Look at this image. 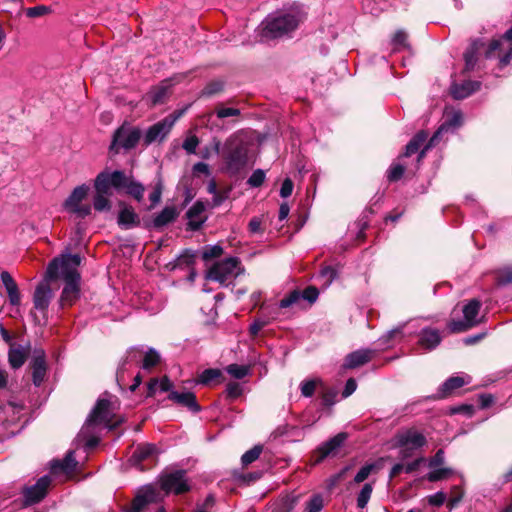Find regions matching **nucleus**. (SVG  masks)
Listing matches in <instances>:
<instances>
[{"label": "nucleus", "instance_id": "1", "mask_svg": "<svg viewBox=\"0 0 512 512\" xmlns=\"http://www.w3.org/2000/svg\"><path fill=\"white\" fill-rule=\"evenodd\" d=\"M117 408V399L108 393H104L98 399L78 433L77 441L83 443L88 449L95 447L99 441L100 426L103 425L108 429H113L123 421L121 418H115L114 412Z\"/></svg>", "mask_w": 512, "mask_h": 512}, {"label": "nucleus", "instance_id": "2", "mask_svg": "<svg viewBox=\"0 0 512 512\" xmlns=\"http://www.w3.org/2000/svg\"><path fill=\"white\" fill-rule=\"evenodd\" d=\"M81 263V257L77 254H65L54 258L47 267V280H55L62 277L65 280L60 303L61 306H71L79 298L80 274L77 271Z\"/></svg>", "mask_w": 512, "mask_h": 512}, {"label": "nucleus", "instance_id": "3", "mask_svg": "<svg viewBox=\"0 0 512 512\" xmlns=\"http://www.w3.org/2000/svg\"><path fill=\"white\" fill-rule=\"evenodd\" d=\"M302 19L295 11L274 12L261 23V36L264 39H275L294 31Z\"/></svg>", "mask_w": 512, "mask_h": 512}, {"label": "nucleus", "instance_id": "4", "mask_svg": "<svg viewBox=\"0 0 512 512\" xmlns=\"http://www.w3.org/2000/svg\"><path fill=\"white\" fill-rule=\"evenodd\" d=\"M244 273L239 258L228 257L221 261L215 262L207 271L206 279L220 283L221 285H229L237 276Z\"/></svg>", "mask_w": 512, "mask_h": 512}, {"label": "nucleus", "instance_id": "5", "mask_svg": "<svg viewBox=\"0 0 512 512\" xmlns=\"http://www.w3.org/2000/svg\"><path fill=\"white\" fill-rule=\"evenodd\" d=\"M224 159L227 170L239 172L247 163V148L238 136L229 137L224 144Z\"/></svg>", "mask_w": 512, "mask_h": 512}, {"label": "nucleus", "instance_id": "6", "mask_svg": "<svg viewBox=\"0 0 512 512\" xmlns=\"http://www.w3.org/2000/svg\"><path fill=\"white\" fill-rule=\"evenodd\" d=\"M426 444V437L415 428L399 431L395 436V445L400 448L402 458L409 457L414 450Z\"/></svg>", "mask_w": 512, "mask_h": 512}, {"label": "nucleus", "instance_id": "7", "mask_svg": "<svg viewBox=\"0 0 512 512\" xmlns=\"http://www.w3.org/2000/svg\"><path fill=\"white\" fill-rule=\"evenodd\" d=\"M89 186L86 184L79 185L73 189L71 194L63 203V208L78 218H85L91 214V206L89 204H83L82 201L87 197L89 193Z\"/></svg>", "mask_w": 512, "mask_h": 512}, {"label": "nucleus", "instance_id": "8", "mask_svg": "<svg viewBox=\"0 0 512 512\" xmlns=\"http://www.w3.org/2000/svg\"><path fill=\"white\" fill-rule=\"evenodd\" d=\"M140 137L141 131L138 128L122 125L114 132L110 151L117 154L121 149H132L137 145Z\"/></svg>", "mask_w": 512, "mask_h": 512}, {"label": "nucleus", "instance_id": "9", "mask_svg": "<svg viewBox=\"0 0 512 512\" xmlns=\"http://www.w3.org/2000/svg\"><path fill=\"white\" fill-rule=\"evenodd\" d=\"M126 183V174L121 170L110 171L105 169L100 172L94 180L96 192L111 193V189L122 190Z\"/></svg>", "mask_w": 512, "mask_h": 512}, {"label": "nucleus", "instance_id": "10", "mask_svg": "<svg viewBox=\"0 0 512 512\" xmlns=\"http://www.w3.org/2000/svg\"><path fill=\"white\" fill-rule=\"evenodd\" d=\"M463 115L459 110L451 111L447 113L445 121L441 124L438 130L434 133V135L430 138L429 142L426 144L424 149L418 155V161H420L427 150L436 146L440 141L442 135L447 133L448 131H454L462 125Z\"/></svg>", "mask_w": 512, "mask_h": 512}, {"label": "nucleus", "instance_id": "11", "mask_svg": "<svg viewBox=\"0 0 512 512\" xmlns=\"http://www.w3.org/2000/svg\"><path fill=\"white\" fill-rule=\"evenodd\" d=\"M184 110L177 112L176 114L170 115L163 120L152 125L145 133L144 142L149 145L155 141L163 140L166 135L170 132L175 122L183 115Z\"/></svg>", "mask_w": 512, "mask_h": 512}, {"label": "nucleus", "instance_id": "12", "mask_svg": "<svg viewBox=\"0 0 512 512\" xmlns=\"http://www.w3.org/2000/svg\"><path fill=\"white\" fill-rule=\"evenodd\" d=\"M160 485L166 494H182L190 490V484L183 470H177L163 475L160 479Z\"/></svg>", "mask_w": 512, "mask_h": 512}, {"label": "nucleus", "instance_id": "13", "mask_svg": "<svg viewBox=\"0 0 512 512\" xmlns=\"http://www.w3.org/2000/svg\"><path fill=\"white\" fill-rule=\"evenodd\" d=\"M481 307V303L473 299L469 301L464 307H463V315L464 320L463 321H451L448 325V328L451 332H462L466 331L470 327L477 324L476 317L479 313Z\"/></svg>", "mask_w": 512, "mask_h": 512}, {"label": "nucleus", "instance_id": "14", "mask_svg": "<svg viewBox=\"0 0 512 512\" xmlns=\"http://www.w3.org/2000/svg\"><path fill=\"white\" fill-rule=\"evenodd\" d=\"M51 280H47V274L45 279L35 289L33 296L34 308L45 317L50 301L53 297L52 289L49 285Z\"/></svg>", "mask_w": 512, "mask_h": 512}, {"label": "nucleus", "instance_id": "15", "mask_svg": "<svg viewBox=\"0 0 512 512\" xmlns=\"http://www.w3.org/2000/svg\"><path fill=\"white\" fill-rule=\"evenodd\" d=\"M51 479L48 475L42 476L33 486L27 487L24 491L26 505H32L41 501L49 487Z\"/></svg>", "mask_w": 512, "mask_h": 512}, {"label": "nucleus", "instance_id": "16", "mask_svg": "<svg viewBox=\"0 0 512 512\" xmlns=\"http://www.w3.org/2000/svg\"><path fill=\"white\" fill-rule=\"evenodd\" d=\"M348 435L344 432L338 433L325 443H323L317 450L318 457L316 462L322 461L324 458L328 456H334L337 451L342 447L344 442L346 441Z\"/></svg>", "mask_w": 512, "mask_h": 512}, {"label": "nucleus", "instance_id": "17", "mask_svg": "<svg viewBox=\"0 0 512 512\" xmlns=\"http://www.w3.org/2000/svg\"><path fill=\"white\" fill-rule=\"evenodd\" d=\"M375 350L359 349L349 353L344 360L343 367L345 369H354L360 367L373 359Z\"/></svg>", "mask_w": 512, "mask_h": 512}, {"label": "nucleus", "instance_id": "18", "mask_svg": "<svg viewBox=\"0 0 512 512\" xmlns=\"http://www.w3.org/2000/svg\"><path fill=\"white\" fill-rule=\"evenodd\" d=\"M32 370L33 383L35 386H40L45 379L47 370L45 352L42 349H36L33 353Z\"/></svg>", "mask_w": 512, "mask_h": 512}, {"label": "nucleus", "instance_id": "19", "mask_svg": "<svg viewBox=\"0 0 512 512\" xmlns=\"http://www.w3.org/2000/svg\"><path fill=\"white\" fill-rule=\"evenodd\" d=\"M158 493L152 487H147L137 495L133 507L129 512H146L148 505L157 504Z\"/></svg>", "mask_w": 512, "mask_h": 512}, {"label": "nucleus", "instance_id": "20", "mask_svg": "<svg viewBox=\"0 0 512 512\" xmlns=\"http://www.w3.org/2000/svg\"><path fill=\"white\" fill-rule=\"evenodd\" d=\"M186 215L188 219V226L190 227V229H199L207 219V217L205 216V205L200 201L195 202L188 209Z\"/></svg>", "mask_w": 512, "mask_h": 512}, {"label": "nucleus", "instance_id": "21", "mask_svg": "<svg viewBox=\"0 0 512 512\" xmlns=\"http://www.w3.org/2000/svg\"><path fill=\"white\" fill-rule=\"evenodd\" d=\"M472 378L467 374L456 375L448 378L440 387V397H446L453 393L456 389L471 383Z\"/></svg>", "mask_w": 512, "mask_h": 512}, {"label": "nucleus", "instance_id": "22", "mask_svg": "<svg viewBox=\"0 0 512 512\" xmlns=\"http://www.w3.org/2000/svg\"><path fill=\"white\" fill-rule=\"evenodd\" d=\"M168 399L188 408L192 412L200 411V406L196 401V396L192 392L171 391L168 395Z\"/></svg>", "mask_w": 512, "mask_h": 512}, {"label": "nucleus", "instance_id": "23", "mask_svg": "<svg viewBox=\"0 0 512 512\" xmlns=\"http://www.w3.org/2000/svg\"><path fill=\"white\" fill-rule=\"evenodd\" d=\"M77 466V461L74 457V451H68L63 460H54L50 464L52 474L63 472L66 475L71 474Z\"/></svg>", "mask_w": 512, "mask_h": 512}, {"label": "nucleus", "instance_id": "24", "mask_svg": "<svg viewBox=\"0 0 512 512\" xmlns=\"http://www.w3.org/2000/svg\"><path fill=\"white\" fill-rule=\"evenodd\" d=\"M0 279L3 285L6 288V292L8 294L9 302L13 306L20 305L21 296L18 289V286L9 272L3 271L0 274Z\"/></svg>", "mask_w": 512, "mask_h": 512}, {"label": "nucleus", "instance_id": "25", "mask_svg": "<svg viewBox=\"0 0 512 512\" xmlns=\"http://www.w3.org/2000/svg\"><path fill=\"white\" fill-rule=\"evenodd\" d=\"M117 223L123 229H131L139 225L140 219L132 207L124 205L119 211Z\"/></svg>", "mask_w": 512, "mask_h": 512}, {"label": "nucleus", "instance_id": "26", "mask_svg": "<svg viewBox=\"0 0 512 512\" xmlns=\"http://www.w3.org/2000/svg\"><path fill=\"white\" fill-rule=\"evenodd\" d=\"M23 409V404L15 401H8L0 405V420L14 422Z\"/></svg>", "mask_w": 512, "mask_h": 512}, {"label": "nucleus", "instance_id": "27", "mask_svg": "<svg viewBox=\"0 0 512 512\" xmlns=\"http://www.w3.org/2000/svg\"><path fill=\"white\" fill-rule=\"evenodd\" d=\"M441 342V336L439 330L425 328L421 331L419 344L425 349H434Z\"/></svg>", "mask_w": 512, "mask_h": 512}, {"label": "nucleus", "instance_id": "28", "mask_svg": "<svg viewBox=\"0 0 512 512\" xmlns=\"http://www.w3.org/2000/svg\"><path fill=\"white\" fill-rule=\"evenodd\" d=\"M480 88L477 81H466L460 85L452 86L451 93L455 99H464Z\"/></svg>", "mask_w": 512, "mask_h": 512}, {"label": "nucleus", "instance_id": "29", "mask_svg": "<svg viewBox=\"0 0 512 512\" xmlns=\"http://www.w3.org/2000/svg\"><path fill=\"white\" fill-rule=\"evenodd\" d=\"M28 355V349L22 345H14L9 350V363L10 365L17 369L21 367Z\"/></svg>", "mask_w": 512, "mask_h": 512}, {"label": "nucleus", "instance_id": "30", "mask_svg": "<svg viewBox=\"0 0 512 512\" xmlns=\"http://www.w3.org/2000/svg\"><path fill=\"white\" fill-rule=\"evenodd\" d=\"M170 86H171V80H165L159 86L153 88L148 93L149 101L153 105L162 103L169 93Z\"/></svg>", "mask_w": 512, "mask_h": 512}, {"label": "nucleus", "instance_id": "31", "mask_svg": "<svg viewBox=\"0 0 512 512\" xmlns=\"http://www.w3.org/2000/svg\"><path fill=\"white\" fill-rule=\"evenodd\" d=\"M122 189H124L128 195L132 196L138 202L143 200L145 190L144 186L140 182L135 181L131 176L126 175V183Z\"/></svg>", "mask_w": 512, "mask_h": 512}, {"label": "nucleus", "instance_id": "32", "mask_svg": "<svg viewBox=\"0 0 512 512\" xmlns=\"http://www.w3.org/2000/svg\"><path fill=\"white\" fill-rule=\"evenodd\" d=\"M156 453V447L152 444H141L134 450L130 461L138 464L143 460H146Z\"/></svg>", "mask_w": 512, "mask_h": 512}, {"label": "nucleus", "instance_id": "33", "mask_svg": "<svg viewBox=\"0 0 512 512\" xmlns=\"http://www.w3.org/2000/svg\"><path fill=\"white\" fill-rule=\"evenodd\" d=\"M482 46L483 43L480 40H475L471 43L470 47L464 54L466 70L470 71L474 69L477 62V53Z\"/></svg>", "mask_w": 512, "mask_h": 512}, {"label": "nucleus", "instance_id": "34", "mask_svg": "<svg viewBox=\"0 0 512 512\" xmlns=\"http://www.w3.org/2000/svg\"><path fill=\"white\" fill-rule=\"evenodd\" d=\"M177 216V212L173 207H165L153 220L155 227H163L172 221Z\"/></svg>", "mask_w": 512, "mask_h": 512}, {"label": "nucleus", "instance_id": "35", "mask_svg": "<svg viewBox=\"0 0 512 512\" xmlns=\"http://www.w3.org/2000/svg\"><path fill=\"white\" fill-rule=\"evenodd\" d=\"M427 137H428V134L424 131H420L419 133H417L411 139V141L407 144L406 150H405V153L403 156L409 157L412 154H415L420 149L422 144L426 141Z\"/></svg>", "mask_w": 512, "mask_h": 512}, {"label": "nucleus", "instance_id": "36", "mask_svg": "<svg viewBox=\"0 0 512 512\" xmlns=\"http://www.w3.org/2000/svg\"><path fill=\"white\" fill-rule=\"evenodd\" d=\"M374 489V483L368 482L363 485L360 492L357 495V507L361 510L365 509Z\"/></svg>", "mask_w": 512, "mask_h": 512}, {"label": "nucleus", "instance_id": "37", "mask_svg": "<svg viewBox=\"0 0 512 512\" xmlns=\"http://www.w3.org/2000/svg\"><path fill=\"white\" fill-rule=\"evenodd\" d=\"M112 193L96 192L93 197V207L98 212L109 211L111 209V202L108 196Z\"/></svg>", "mask_w": 512, "mask_h": 512}, {"label": "nucleus", "instance_id": "38", "mask_svg": "<svg viewBox=\"0 0 512 512\" xmlns=\"http://www.w3.org/2000/svg\"><path fill=\"white\" fill-rule=\"evenodd\" d=\"M453 473L454 471L448 467L431 468V471L426 475V479L430 482H436L448 478Z\"/></svg>", "mask_w": 512, "mask_h": 512}, {"label": "nucleus", "instance_id": "39", "mask_svg": "<svg viewBox=\"0 0 512 512\" xmlns=\"http://www.w3.org/2000/svg\"><path fill=\"white\" fill-rule=\"evenodd\" d=\"M172 387L173 384L167 377H163L160 380L153 379L148 384L149 395H152L156 391V389H159L162 392H171L173 391Z\"/></svg>", "mask_w": 512, "mask_h": 512}, {"label": "nucleus", "instance_id": "40", "mask_svg": "<svg viewBox=\"0 0 512 512\" xmlns=\"http://www.w3.org/2000/svg\"><path fill=\"white\" fill-rule=\"evenodd\" d=\"M226 372L235 379H242L249 375L250 366L230 364L226 367Z\"/></svg>", "mask_w": 512, "mask_h": 512}, {"label": "nucleus", "instance_id": "41", "mask_svg": "<svg viewBox=\"0 0 512 512\" xmlns=\"http://www.w3.org/2000/svg\"><path fill=\"white\" fill-rule=\"evenodd\" d=\"M262 452L261 445H255L252 449L246 451L242 457L241 462L243 466H247L257 460Z\"/></svg>", "mask_w": 512, "mask_h": 512}, {"label": "nucleus", "instance_id": "42", "mask_svg": "<svg viewBox=\"0 0 512 512\" xmlns=\"http://www.w3.org/2000/svg\"><path fill=\"white\" fill-rule=\"evenodd\" d=\"M323 497L320 494L313 495L306 503L305 512H320L323 509Z\"/></svg>", "mask_w": 512, "mask_h": 512}, {"label": "nucleus", "instance_id": "43", "mask_svg": "<svg viewBox=\"0 0 512 512\" xmlns=\"http://www.w3.org/2000/svg\"><path fill=\"white\" fill-rule=\"evenodd\" d=\"M223 254V248L220 245H207L203 248L202 258L207 261L220 257Z\"/></svg>", "mask_w": 512, "mask_h": 512}, {"label": "nucleus", "instance_id": "44", "mask_svg": "<svg viewBox=\"0 0 512 512\" xmlns=\"http://www.w3.org/2000/svg\"><path fill=\"white\" fill-rule=\"evenodd\" d=\"M375 470L376 465L374 463L364 465L355 475L353 482L357 484L364 482Z\"/></svg>", "mask_w": 512, "mask_h": 512}, {"label": "nucleus", "instance_id": "45", "mask_svg": "<svg viewBox=\"0 0 512 512\" xmlns=\"http://www.w3.org/2000/svg\"><path fill=\"white\" fill-rule=\"evenodd\" d=\"M392 45L395 51L407 48V35L404 31H397L392 38Z\"/></svg>", "mask_w": 512, "mask_h": 512}, {"label": "nucleus", "instance_id": "46", "mask_svg": "<svg viewBox=\"0 0 512 512\" xmlns=\"http://www.w3.org/2000/svg\"><path fill=\"white\" fill-rule=\"evenodd\" d=\"M220 375L221 372L218 369H206L199 375V378L196 382L200 384H208L211 381L217 379Z\"/></svg>", "mask_w": 512, "mask_h": 512}, {"label": "nucleus", "instance_id": "47", "mask_svg": "<svg viewBox=\"0 0 512 512\" xmlns=\"http://www.w3.org/2000/svg\"><path fill=\"white\" fill-rule=\"evenodd\" d=\"M301 299V292L298 290L292 291L288 296L284 297L279 302L280 308H288L291 307L294 304H297Z\"/></svg>", "mask_w": 512, "mask_h": 512}, {"label": "nucleus", "instance_id": "48", "mask_svg": "<svg viewBox=\"0 0 512 512\" xmlns=\"http://www.w3.org/2000/svg\"><path fill=\"white\" fill-rule=\"evenodd\" d=\"M497 283L502 286L512 284V267L503 268L498 272Z\"/></svg>", "mask_w": 512, "mask_h": 512}, {"label": "nucleus", "instance_id": "49", "mask_svg": "<svg viewBox=\"0 0 512 512\" xmlns=\"http://www.w3.org/2000/svg\"><path fill=\"white\" fill-rule=\"evenodd\" d=\"M265 180V172L261 169L255 170L247 180L251 187H260Z\"/></svg>", "mask_w": 512, "mask_h": 512}, {"label": "nucleus", "instance_id": "50", "mask_svg": "<svg viewBox=\"0 0 512 512\" xmlns=\"http://www.w3.org/2000/svg\"><path fill=\"white\" fill-rule=\"evenodd\" d=\"M159 354L154 350L150 349L145 353L144 359H143V368L149 369L153 366H155L159 361Z\"/></svg>", "mask_w": 512, "mask_h": 512}, {"label": "nucleus", "instance_id": "51", "mask_svg": "<svg viewBox=\"0 0 512 512\" xmlns=\"http://www.w3.org/2000/svg\"><path fill=\"white\" fill-rule=\"evenodd\" d=\"M198 145V137L196 135H190L184 140L182 147L188 154H194Z\"/></svg>", "mask_w": 512, "mask_h": 512}, {"label": "nucleus", "instance_id": "52", "mask_svg": "<svg viewBox=\"0 0 512 512\" xmlns=\"http://www.w3.org/2000/svg\"><path fill=\"white\" fill-rule=\"evenodd\" d=\"M404 171L405 168L402 164H393L388 170L387 177L390 181L399 180L403 176Z\"/></svg>", "mask_w": 512, "mask_h": 512}, {"label": "nucleus", "instance_id": "53", "mask_svg": "<svg viewBox=\"0 0 512 512\" xmlns=\"http://www.w3.org/2000/svg\"><path fill=\"white\" fill-rule=\"evenodd\" d=\"M195 253L191 250H185L182 254L179 255L177 262L179 266H191L194 263Z\"/></svg>", "mask_w": 512, "mask_h": 512}, {"label": "nucleus", "instance_id": "54", "mask_svg": "<svg viewBox=\"0 0 512 512\" xmlns=\"http://www.w3.org/2000/svg\"><path fill=\"white\" fill-rule=\"evenodd\" d=\"M317 381L316 380H307L301 383V394L304 397H311L316 389Z\"/></svg>", "mask_w": 512, "mask_h": 512}, {"label": "nucleus", "instance_id": "55", "mask_svg": "<svg viewBox=\"0 0 512 512\" xmlns=\"http://www.w3.org/2000/svg\"><path fill=\"white\" fill-rule=\"evenodd\" d=\"M162 195V183L159 180L153 188V191L149 195V200L151 202V207L157 205L161 200Z\"/></svg>", "mask_w": 512, "mask_h": 512}, {"label": "nucleus", "instance_id": "56", "mask_svg": "<svg viewBox=\"0 0 512 512\" xmlns=\"http://www.w3.org/2000/svg\"><path fill=\"white\" fill-rule=\"evenodd\" d=\"M242 386L237 382H230L226 386V393L230 398H237L242 394Z\"/></svg>", "mask_w": 512, "mask_h": 512}, {"label": "nucleus", "instance_id": "57", "mask_svg": "<svg viewBox=\"0 0 512 512\" xmlns=\"http://www.w3.org/2000/svg\"><path fill=\"white\" fill-rule=\"evenodd\" d=\"M49 8L44 5L30 7L26 9V15L30 18L39 17L48 13Z\"/></svg>", "mask_w": 512, "mask_h": 512}, {"label": "nucleus", "instance_id": "58", "mask_svg": "<svg viewBox=\"0 0 512 512\" xmlns=\"http://www.w3.org/2000/svg\"><path fill=\"white\" fill-rule=\"evenodd\" d=\"M319 296V292L315 287H308L301 293V298L307 300L309 303H314Z\"/></svg>", "mask_w": 512, "mask_h": 512}, {"label": "nucleus", "instance_id": "59", "mask_svg": "<svg viewBox=\"0 0 512 512\" xmlns=\"http://www.w3.org/2000/svg\"><path fill=\"white\" fill-rule=\"evenodd\" d=\"M215 504V499L212 495L206 497L203 503L199 504L195 512H212L213 506Z\"/></svg>", "mask_w": 512, "mask_h": 512}, {"label": "nucleus", "instance_id": "60", "mask_svg": "<svg viewBox=\"0 0 512 512\" xmlns=\"http://www.w3.org/2000/svg\"><path fill=\"white\" fill-rule=\"evenodd\" d=\"M240 114V110L237 109V108H231V107H222V108H218L216 110V115L218 118L222 119V118H227V117H232V116H238Z\"/></svg>", "mask_w": 512, "mask_h": 512}, {"label": "nucleus", "instance_id": "61", "mask_svg": "<svg viewBox=\"0 0 512 512\" xmlns=\"http://www.w3.org/2000/svg\"><path fill=\"white\" fill-rule=\"evenodd\" d=\"M445 462V454L443 450H438L434 457L429 461V468L440 467Z\"/></svg>", "mask_w": 512, "mask_h": 512}, {"label": "nucleus", "instance_id": "62", "mask_svg": "<svg viewBox=\"0 0 512 512\" xmlns=\"http://www.w3.org/2000/svg\"><path fill=\"white\" fill-rule=\"evenodd\" d=\"M446 500V494L444 492H436L428 497V502L432 506H441Z\"/></svg>", "mask_w": 512, "mask_h": 512}, {"label": "nucleus", "instance_id": "63", "mask_svg": "<svg viewBox=\"0 0 512 512\" xmlns=\"http://www.w3.org/2000/svg\"><path fill=\"white\" fill-rule=\"evenodd\" d=\"M293 187L294 185L291 179L286 178L281 185L280 196L283 198L289 197L293 192Z\"/></svg>", "mask_w": 512, "mask_h": 512}, {"label": "nucleus", "instance_id": "64", "mask_svg": "<svg viewBox=\"0 0 512 512\" xmlns=\"http://www.w3.org/2000/svg\"><path fill=\"white\" fill-rule=\"evenodd\" d=\"M320 276L325 279V284L329 285L336 278V271L332 267H324Z\"/></svg>", "mask_w": 512, "mask_h": 512}]
</instances>
